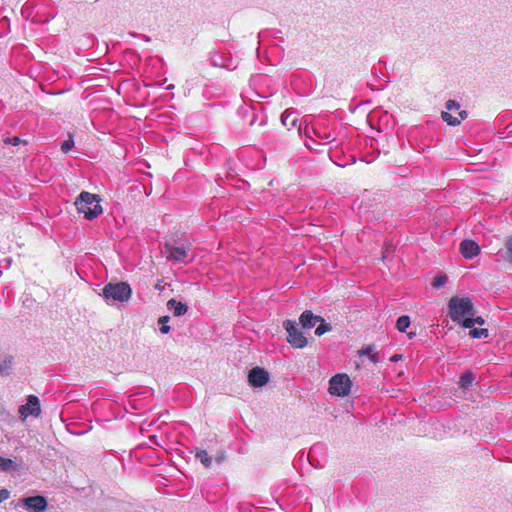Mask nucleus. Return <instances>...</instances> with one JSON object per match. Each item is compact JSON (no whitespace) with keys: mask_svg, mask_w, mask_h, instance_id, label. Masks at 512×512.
Wrapping results in <instances>:
<instances>
[{"mask_svg":"<svg viewBox=\"0 0 512 512\" xmlns=\"http://www.w3.org/2000/svg\"><path fill=\"white\" fill-rule=\"evenodd\" d=\"M352 382L347 374H337L329 381L331 395L345 397L351 390Z\"/></svg>","mask_w":512,"mask_h":512,"instance_id":"obj_6","label":"nucleus"},{"mask_svg":"<svg viewBox=\"0 0 512 512\" xmlns=\"http://www.w3.org/2000/svg\"><path fill=\"white\" fill-rule=\"evenodd\" d=\"M326 139H328V142H331L333 139H329V136H326Z\"/></svg>","mask_w":512,"mask_h":512,"instance_id":"obj_35","label":"nucleus"},{"mask_svg":"<svg viewBox=\"0 0 512 512\" xmlns=\"http://www.w3.org/2000/svg\"><path fill=\"white\" fill-rule=\"evenodd\" d=\"M167 307L174 316L184 315L188 310V306L186 304L176 301L175 299H170L167 302Z\"/></svg>","mask_w":512,"mask_h":512,"instance_id":"obj_13","label":"nucleus"},{"mask_svg":"<svg viewBox=\"0 0 512 512\" xmlns=\"http://www.w3.org/2000/svg\"><path fill=\"white\" fill-rule=\"evenodd\" d=\"M410 326V318L408 316H401L396 322V327L400 332H405Z\"/></svg>","mask_w":512,"mask_h":512,"instance_id":"obj_21","label":"nucleus"},{"mask_svg":"<svg viewBox=\"0 0 512 512\" xmlns=\"http://www.w3.org/2000/svg\"><path fill=\"white\" fill-rule=\"evenodd\" d=\"M498 253L503 260L512 263V236L506 239L504 249L500 250Z\"/></svg>","mask_w":512,"mask_h":512,"instance_id":"obj_14","label":"nucleus"},{"mask_svg":"<svg viewBox=\"0 0 512 512\" xmlns=\"http://www.w3.org/2000/svg\"><path fill=\"white\" fill-rule=\"evenodd\" d=\"M281 121L284 126H289V125L296 126L297 120L295 117H292V112L286 110L281 116Z\"/></svg>","mask_w":512,"mask_h":512,"instance_id":"obj_20","label":"nucleus"},{"mask_svg":"<svg viewBox=\"0 0 512 512\" xmlns=\"http://www.w3.org/2000/svg\"><path fill=\"white\" fill-rule=\"evenodd\" d=\"M485 323L484 319L482 317H473L470 316L469 318L465 319L463 322V327L465 328H473L474 325H483Z\"/></svg>","mask_w":512,"mask_h":512,"instance_id":"obj_19","label":"nucleus"},{"mask_svg":"<svg viewBox=\"0 0 512 512\" xmlns=\"http://www.w3.org/2000/svg\"><path fill=\"white\" fill-rule=\"evenodd\" d=\"M24 506L31 512H44L47 509V501L43 496H31L23 500Z\"/></svg>","mask_w":512,"mask_h":512,"instance_id":"obj_9","label":"nucleus"},{"mask_svg":"<svg viewBox=\"0 0 512 512\" xmlns=\"http://www.w3.org/2000/svg\"><path fill=\"white\" fill-rule=\"evenodd\" d=\"M165 255L168 259L174 261H184L187 257V251L183 247H174L171 245L165 246Z\"/></svg>","mask_w":512,"mask_h":512,"instance_id":"obj_12","label":"nucleus"},{"mask_svg":"<svg viewBox=\"0 0 512 512\" xmlns=\"http://www.w3.org/2000/svg\"><path fill=\"white\" fill-rule=\"evenodd\" d=\"M447 282V277L446 276H438V277H435L434 280H433V286L435 288H440L442 287L443 285H445Z\"/></svg>","mask_w":512,"mask_h":512,"instance_id":"obj_26","label":"nucleus"},{"mask_svg":"<svg viewBox=\"0 0 512 512\" xmlns=\"http://www.w3.org/2000/svg\"><path fill=\"white\" fill-rule=\"evenodd\" d=\"M100 201L98 195L84 191L76 198L74 205L78 213H82L86 219L92 220L103 212Z\"/></svg>","mask_w":512,"mask_h":512,"instance_id":"obj_1","label":"nucleus"},{"mask_svg":"<svg viewBox=\"0 0 512 512\" xmlns=\"http://www.w3.org/2000/svg\"><path fill=\"white\" fill-rule=\"evenodd\" d=\"M14 361L11 356H5L0 361V375H8L13 369Z\"/></svg>","mask_w":512,"mask_h":512,"instance_id":"obj_15","label":"nucleus"},{"mask_svg":"<svg viewBox=\"0 0 512 512\" xmlns=\"http://www.w3.org/2000/svg\"><path fill=\"white\" fill-rule=\"evenodd\" d=\"M10 497V492L7 489L0 490V503L7 500Z\"/></svg>","mask_w":512,"mask_h":512,"instance_id":"obj_27","label":"nucleus"},{"mask_svg":"<svg viewBox=\"0 0 512 512\" xmlns=\"http://www.w3.org/2000/svg\"><path fill=\"white\" fill-rule=\"evenodd\" d=\"M315 334L320 335V325L318 327H316Z\"/></svg>","mask_w":512,"mask_h":512,"instance_id":"obj_32","label":"nucleus"},{"mask_svg":"<svg viewBox=\"0 0 512 512\" xmlns=\"http://www.w3.org/2000/svg\"><path fill=\"white\" fill-rule=\"evenodd\" d=\"M470 336L473 338H486L488 336V330L474 328L470 330Z\"/></svg>","mask_w":512,"mask_h":512,"instance_id":"obj_24","label":"nucleus"},{"mask_svg":"<svg viewBox=\"0 0 512 512\" xmlns=\"http://www.w3.org/2000/svg\"><path fill=\"white\" fill-rule=\"evenodd\" d=\"M318 321H320V317L318 315H314L310 310H305L299 318V325L301 326V329L308 332L315 327Z\"/></svg>","mask_w":512,"mask_h":512,"instance_id":"obj_10","label":"nucleus"},{"mask_svg":"<svg viewBox=\"0 0 512 512\" xmlns=\"http://www.w3.org/2000/svg\"><path fill=\"white\" fill-rule=\"evenodd\" d=\"M327 154H328V156L330 157L331 161H333V158H332V156H331V154H330V148L327 150Z\"/></svg>","mask_w":512,"mask_h":512,"instance_id":"obj_33","label":"nucleus"},{"mask_svg":"<svg viewBox=\"0 0 512 512\" xmlns=\"http://www.w3.org/2000/svg\"><path fill=\"white\" fill-rule=\"evenodd\" d=\"M41 413L40 402L38 397L29 395L27 403L19 407V414L22 419H26L28 416L39 417Z\"/></svg>","mask_w":512,"mask_h":512,"instance_id":"obj_7","label":"nucleus"},{"mask_svg":"<svg viewBox=\"0 0 512 512\" xmlns=\"http://www.w3.org/2000/svg\"><path fill=\"white\" fill-rule=\"evenodd\" d=\"M20 142H21V139L18 138V137H13L11 139H6L5 140V143H9V144H12V145H18Z\"/></svg>","mask_w":512,"mask_h":512,"instance_id":"obj_29","label":"nucleus"},{"mask_svg":"<svg viewBox=\"0 0 512 512\" xmlns=\"http://www.w3.org/2000/svg\"><path fill=\"white\" fill-rule=\"evenodd\" d=\"M326 139H328V142H331L333 139H329V136H326Z\"/></svg>","mask_w":512,"mask_h":512,"instance_id":"obj_34","label":"nucleus"},{"mask_svg":"<svg viewBox=\"0 0 512 512\" xmlns=\"http://www.w3.org/2000/svg\"><path fill=\"white\" fill-rule=\"evenodd\" d=\"M74 146V140L71 135H69V138L65 140L61 145V150L64 153H68Z\"/></svg>","mask_w":512,"mask_h":512,"instance_id":"obj_25","label":"nucleus"},{"mask_svg":"<svg viewBox=\"0 0 512 512\" xmlns=\"http://www.w3.org/2000/svg\"><path fill=\"white\" fill-rule=\"evenodd\" d=\"M321 327H322V328H321V329H322V330H321V331H322V334H324V333H326V332H329V331H331V329H332V328H331V326H330V324H329V323H326V322L324 321V319H322V326H321Z\"/></svg>","mask_w":512,"mask_h":512,"instance_id":"obj_28","label":"nucleus"},{"mask_svg":"<svg viewBox=\"0 0 512 512\" xmlns=\"http://www.w3.org/2000/svg\"><path fill=\"white\" fill-rule=\"evenodd\" d=\"M249 384L253 387H263L269 381V374L260 367H254L248 374Z\"/></svg>","mask_w":512,"mask_h":512,"instance_id":"obj_8","label":"nucleus"},{"mask_svg":"<svg viewBox=\"0 0 512 512\" xmlns=\"http://www.w3.org/2000/svg\"><path fill=\"white\" fill-rule=\"evenodd\" d=\"M401 359H402V355H401V354H395V355H393V356L391 357V359H390V360H391V361H393V362H396V361H399V360H401Z\"/></svg>","mask_w":512,"mask_h":512,"instance_id":"obj_31","label":"nucleus"},{"mask_svg":"<svg viewBox=\"0 0 512 512\" xmlns=\"http://www.w3.org/2000/svg\"><path fill=\"white\" fill-rule=\"evenodd\" d=\"M225 458H226L225 453H224V452H220V453H218V454H217V456L215 457V461H216L217 463H222V462L225 460Z\"/></svg>","mask_w":512,"mask_h":512,"instance_id":"obj_30","label":"nucleus"},{"mask_svg":"<svg viewBox=\"0 0 512 512\" xmlns=\"http://www.w3.org/2000/svg\"><path fill=\"white\" fill-rule=\"evenodd\" d=\"M285 330L287 331V341L297 349L304 348L307 341V331L301 329V326L292 320H286L283 323Z\"/></svg>","mask_w":512,"mask_h":512,"instance_id":"obj_4","label":"nucleus"},{"mask_svg":"<svg viewBox=\"0 0 512 512\" xmlns=\"http://www.w3.org/2000/svg\"><path fill=\"white\" fill-rule=\"evenodd\" d=\"M196 458L199 459V461L201 462V464L205 468H210L211 467V465H212V457L209 456L207 451H205V450H197L196 451Z\"/></svg>","mask_w":512,"mask_h":512,"instance_id":"obj_17","label":"nucleus"},{"mask_svg":"<svg viewBox=\"0 0 512 512\" xmlns=\"http://www.w3.org/2000/svg\"><path fill=\"white\" fill-rule=\"evenodd\" d=\"M102 296L109 305L115 302H128L132 296V289L126 282L108 283L102 290Z\"/></svg>","mask_w":512,"mask_h":512,"instance_id":"obj_3","label":"nucleus"},{"mask_svg":"<svg viewBox=\"0 0 512 512\" xmlns=\"http://www.w3.org/2000/svg\"><path fill=\"white\" fill-rule=\"evenodd\" d=\"M461 254L468 259L477 256L480 252L479 245L472 240H463L460 244Z\"/></svg>","mask_w":512,"mask_h":512,"instance_id":"obj_11","label":"nucleus"},{"mask_svg":"<svg viewBox=\"0 0 512 512\" xmlns=\"http://www.w3.org/2000/svg\"><path fill=\"white\" fill-rule=\"evenodd\" d=\"M0 469L3 471L17 470L18 465L14 460L0 455Z\"/></svg>","mask_w":512,"mask_h":512,"instance_id":"obj_16","label":"nucleus"},{"mask_svg":"<svg viewBox=\"0 0 512 512\" xmlns=\"http://www.w3.org/2000/svg\"><path fill=\"white\" fill-rule=\"evenodd\" d=\"M169 316H162L158 319V324L160 325V331L162 334H168L170 332V326L168 325Z\"/></svg>","mask_w":512,"mask_h":512,"instance_id":"obj_22","label":"nucleus"},{"mask_svg":"<svg viewBox=\"0 0 512 512\" xmlns=\"http://www.w3.org/2000/svg\"><path fill=\"white\" fill-rule=\"evenodd\" d=\"M363 355H366L369 357V359L373 362V363H377L378 362V358H377V354L374 352V347L373 346H368L366 347L365 349L361 350L360 351Z\"/></svg>","mask_w":512,"mask_h":512,"instance_id":"obj_23","label":"nucleus"},{"mask_svg":"<svg viewBox=\"0 0 512 512\" xmlns=\"http://www.w3.org/2000/svg\"><path fill=\"white\" fill-rule=\"evenodd\" d=\"M447 111L441 114L442 119L449 125L457 126L467 117V112L460 110V104L455 100H449L446 103Z\"/></svg>","mask_w":512,"mask_h":512,"instance_id":"obj_5","label":"nucleus"},{"mask_svg":"<svg viewBox=\"0 0 512 512\" xmlns=\"http://www.w3.org/2000/svg\"><path fill=\"white\" fill-rule=\"evenodd\" d=\"M448 309L450 318L462 325L465 319L474 316V305L469 297H452L448 302Z\"/></svg>","mask_w":512,"mask_h":512,"instance_id":"obj_2","label":"nucleus"},{"mask_svg":"<svg viewBox=\"0 0 512 512\" xmlns=\"http://www.w3.org/2000/svg\"><path fill=\"white\" fill-rule=\"evenodd\" d=\"M474 380V374L470 371H467L460 377L459 384L462 388H468L473 384Z\"/></svg>","mask_w":512,"mask_h":512,"instance_id":"obj_18","label":"nucleus"}]
</instances>
